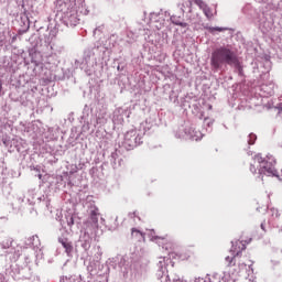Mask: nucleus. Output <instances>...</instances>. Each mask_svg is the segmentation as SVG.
<instances>
[{
  "mask_svg": "<svg viewBox=\"0 0 282 282\" xmlns=\"http://www.w3.org/2000/svg\"><path fill=\"white\" fill-rule=\"evenodd\" d=\"M93 274H96V271L91 270Z\"/></svg>",
  "mask_w": 282,
  "mask_h": 282,
  "instance_id": "obj_48",
  "label": "nucleus"
},
{
  "mask_svg": "<svg viewBox=\"0 0 282 282\" xmlns=\"http://www.w3.org/2000/svg\"><path fill=\"white\" fill-rule=\"evenodd\" d=\"M46 45H50V39H47V41H45Z\"/></svg>",
  "mask_w": 282,
  "mask_h": 282,
  "instance_id": "obj_46",
  "label": "nucleus"
},
{
  "mask_svg": "<svg viewBox=\"0 0 282 282\" xmlns=\"http://www.w3.org/2000/svg\"><path fill=\"white\" fill-rule=\"evenodd\" d=\"M3 89V84L0 82V91Z\"/></svg>",
  "mask_w": 282,
  "mask_h": 282,
  "instance_id": "obj_44",
  "label": "nucleus"
},
{
  "mask_svg": "<svg viewBox=\"0 0 282 282\" xmlns=\"http://www.w3.org/2000/svg\"><path fill=\"white\" fill-rule=\"evenodd\" d=\"M196 6H198L200 8V10H204V8H206V2L203 0H195Z\"/></svg>",
  "mask_w": 282,
  "mask_h": 282,
  "instance_id": "obj_31",
  "label": "nucleus"
},
{
  "mask_svg": "<svg viewBox=\"0 0 282 282\" xmlns=\"http://www.w3.org/2000/svg\"><path fill=\"white\" fill-rule=\"evenodd\" d=\"M254 142H257V134L250 133V134L248 135V144H249V145H252V144H254Z\"/></svg>",
  "mask_w": 282,
  "mask_h": 282,
  "instance_id": "obj_27",
  "label": "nucleus"
},
{
  "mask_svg": "<svg viewBox=\"0 0 282 282\" xmlns=\"http://www.w3.org/2000/svg\"><path fill=\"white\" fill-rule=\"evenodd\" d=\"M99 276H104L105 274H109V271L111 268L113 270H117V272H120L122 276L127 278L129 276V272H131V262L124 258V256H117L115 258H110L105 264H98Z\"/></svg>",
  "mask_w": 282,
  "mask_h": 282,
  "instance_id": "obj_4",
  "label": "nucleus"
},
{
  "mask_svg": "<svg viewBox=\"0 0 282 282\" xmlns=\"http://www.w3.org/2000/svg\"><path fill=\"white\" fill-rule=\"evenodd\" d=\"M117 69L119 70V72H123L124 70V66H121L120 64L117 66Z\"/></svg>",
  "mask_w": 282,
  "mask_h": 282,
  "instance_id": "obj_42",
  "label": "nucleus"
},
{
  "mask_svg": "<svg viewBox=\"0 0 282 282\" xmlns=\"http://www.w3.org/2000/svg\"><path fill=\"white\" fill-rule=\"evenodd\" d=\"M93 52H95V55L97 56H105V53L107 52V47L105 46V42L97 41L94 43V46L90 47Z\"/></svg>",
  "mask_w": 282,
  "mask_h": 282,
  "instance_id": "obj_16",
  "label": "nucleus"
},
{
  "mask_svg": "<svg viewBox=\"0 0 282 282\" xmlns=\"http://www.w3.org/2000/svg\"><path fill=\"white\" fill-rule=\"evenodd\" d=\"M271 210H272L273 215H275V217H281V214H279V209L272 208Z\"/></svg>",
  "mask_w": 282,
  "mask_h": 282,
  "instance_id": "obj_36",
  "label": "nucleus"
},
{
  "mask_svg": "<svg viewBox=\"0 0 282 282\" xmlns=\"http://www.w3.org/2000/svg\"><path fill=\"white\" fill-rule=\"evenodd\" d=\"M80 120H82L80 122H84V124H87L88 129H91V127L96 129L98 124H102V119L94 116L91 113V108L87 105H85L83 109Z\"/></svg>",
  "mask_w": 282,
  "mask_h": 282,
  "instance_id": "obj_8",
  "label": "nucleus"
},
{
  "mask_svg": "<svg viewBox=\"0 0 282 282\" xmlns=\"http://www.w3.org/2000/svg\"><path fill=\"white\" fill-rule=\"evenodd\" d=\"M0 247L2 250H6V252H10V249H14L12 247V239H7L0 243Z\"/></svg>",
  "mask_w": 282,
  "mask_h": 282,
  "instance_id": "obj_23",
  "label": "nucleus"
},
{
  "mask_svg": "<svg viewBox=\"0 0 282 282\" xmlns=\"http://www.w3.org/2000/svg\"><path fill=\"white\" fill-rule=\"evenodd\" d=\"M203 12L205 17H207V19H213V11H210V8H208V6L203 9Z\"/></svg>",
  "mask_w": 282,
  "mask_h": 282,
  "instance_id": "obj_28",
  "label": "nucleus"
},
{
  "mask_svg": "<svg viewBox=\"0 0 282 282\" xmlns=\"http://www.w3.org/2000/svg\"><path fill=\"white\" fill-rule=\"evenodd\" d=\"M96 52H94V50H91L90 47L86 48L84 51V56H83V61H75V65L76 67H80V69H91V67H94V65H96Z\"/></svg>",
  "mask_w": 282,
  "mask_h": 282,
  "instance_id": "obj_9",
  "label": "nucleus"
},
{
  "mask_svg": "<svg viewBox=\"0 0 282 282\" xmlns=\"http://www.w3.org/2000/svg\"><path fill=\"white\" fill-rule=\"evenodd\" d=\"M174 135L178 140H192L195 142H198V140H202V138H204L202 131L196 130L191 126L178 127V129L174 131Z\"/></svg>",
  "mask_w": 282,
  "mask_h": 282,
  "instance_id": "obj_7",
  "label": "nucleus"
},
{
  "mask_svg": "<svg viewBox=\"0 0 282 282\" xmlns=\"http://www.w3.org/2000/svg\"><path fill=\"white\" fill-rule=\"evenodd\" d=\"M35 176H37L39 180H43V174H41V172H37V174H35Z\"/></svg>",
  "mask_w": 282,
  "mask_h": 282,
  "instance_id": "obj_43",
  "label": "nucleus"
},
{
  "mask_svg": "<svg viewBox=\"0 0 282 282\" xmlns=\"http://www.w3.org/2000/svg\"><path fill=\"white\" fill-rule=\"evenodd\" d=\"M173 25H180V28H188V23L182 21V17L170 15V20Z\"/></svg>",
  "mask_w": 282,
  "mask_h": 282,
  "instance_id": "obj_19",
  "label": "nucleus"
},
{
  "mask_svg": "<svg viewBox=\"0 0 282 282\" xmlns=\"http://www.w3.org/2000/svg\"><path fill=\"white\" fill-rule=\"evenodd\" d=\"M118 160V152L115 151L110 155V164H112V169H118L117 161Z\"/></svg>",
  "mask_w": 282,
  "mask_h": 282,
  "instance_id": "obj_25",
  "label": "nucleus"
},
{
  "mask_svg": "<svg viewBox=\"0 0 282 282\" xmlns=\"http://www.w3.org/2000/svg\"><path fill=\"white\" fill-rule=\"evenodd\" d=\"M4 257H7L11 263H17L21 258V251L13 248L10 249V251H4Z\"/></svg>",
  "mask_w": 282,
  "mask_h": 282,
  "instance_id": "obj_17",
  "label": "nucleus"
},
{
  "mask_svg": "<svg viewBox=\"0 0 282 282\" xmlns=\"http://www.w3.org/2000/svg\"><path fill=\"white\" fill-rule=\"evenodd\" d=\"M101 221H105V219H104V218H101Z\"/></svg>",
  "mask_w": 282,
  "mask_h": 282,
  "instance_id": "obj_54",
  "label": "nucleus"
},
{
  "mask_svg": "<svg viewBox=\"0 0 282 282\" xmlns=\"http://www.w3.org/2000/svg\"><path fill=\"white\" fill-rule=\"evenodd\" d=\"M158 239H161V241H164V238H162L160 236H153L152 237V241H158Z\"/></svg>",
  "mask_w": 282,
  "mask_h": 282,
  "instance_id": "obj_37",
  "label": "nucleus"
},
{
  "mask_svg": "<svg viewBox=\"0 0 282 282\" xmlns=\"http://www.w3.org/2000/svg\"><path fill=\"white\" fill-rule=\"evenodd\" d=\"M205 123L207 124V127L209 129V133H210V131H213V121L205 119Z\"/></svg>",
  "mask_w": 282,
  "mask_h": 282,
  "instance_id": "obj_33",
  "label": "nucleus"
},
{
  "mask_svg": "<svg viewBox=\"0 0 282 282\" xmlns=\"http://www.w3.org/2000/svg\"><path fill=\"white\" fill-rule=\"evenodd\" d=\"M1 219H8L7 217H1Z\"/></svg>",
  "mask_w": 282,
  "mask_h": 282,
  "instance_id": "obj_49",
  "label": "nucleus"
},
{
  "mask_svg": "<svg viewBox=\"0 0 282 282\" xmlns=\"http://www.w3.org/2000/svg\"><path fill=\"white\" fill-rule=\"evenodd\" d=\"M132 237H142V231L132 228Z\"/></svg>",
  "mask_w": 282,
  "mask_h": 282,
  "instance_id": "obj_32",
  "label": "nucleus"
},
{
  "mask_svg": "<svg viewBox=\"0 0 282 282\" xmlns=\"http://www.w3.org/2000/svg\"><path fill=\"white\" fill-rule=\"evenodd\" d=\"M261 90L264 91V94H268V96L274 95V83L262 85Z\"/></svg>",
  "mask_w": 282,
  "mask_h": 282,
  "instance_id": "obj_21",
  "label": "nucleus"
},
{
  "mask_svg": "<svg viewBox=\"0 0 282 282\" xmlns=\"http://www.w3.org/2000/svg\"><path fill=\"white\" fill-rule=\"evenodd\" d=\"M67 281H70L72 282V278H67V276H63L61 278L59 282H67Z\"/></svg>",
  "mask_w": 282,
  "mask_h": 282,
  "instance_id": "obj_38",
  "label": "nucleus"
},
{
  "mask_svg": "<svg viewBox=\"0 0 282 282\" xmlns=\"http://www.w3.org/2000/svg\"><path fill=\"white\" fill-rule=\"evenodd\" d=\"M18 23L20 25L18 30V34L20 36H23L29 30H30V18L25 14H21L18 19Z\"/></svg>",
  "mask_w": 282,
  "mask_h": 282,
  "instance_id": "obj_12",
  "label": "nucleus"
},
{
  "mask_svg": "<svg viewBox=\"0 0 282 282\" xmlns=\"http://www.w3.org/2000/svg\"><path fill=\"white\" fill-rule=\"evenodd\" d=\"M158 268L156 276L158 279H163L169 273L166 270V257L159 258Z\"/></svg>",
  "mask_w": 282,
  "mask_h": 282,
  "instance_id": "obj_14",
  "label": "nucleus"
},
{
  "mask_svg": "<svg viewBox=\"0 0 282 282\" xmlns=\"http://www.w3.org/2000/svg\"><path fill=\"white\" fill-rule=\"evenodd\" d=\"M147 131L144 130V127H140V129H131L124 134V139L122 142L123 149L126 151H133V149L140 147L144 141H142V138H144V134Z\"/></svg>",
  "mask_w": 282,
  "mask_h": 282,
  "instance_id": "obj_6",
  "label": "nucleus"
},
{
  "mask_svg": "<svg viewBox=\"0 0 282 282\" xmlns=\"http://www.w3.org/2000/svg\"><path fill=\"white\" fill-rule=\"evenodd\" d=\"M117 43H118V36L112 34L109 36V39H107L104 42V45H105L106 50L109 51V50H113V47H116Z\"/></svg>",
  "mask_w": 282,
  "mask_h": 282,
  "instance_id": "obj_18",
  "label": "nucleus"
},
{
  "mask_svg": "<svg viewBox=\"0 0 282 282\" xmlns=\"http://www.w3.org/2000/svg\"><path fill=\"white\" fill-rule=\"evenodd\" d=\"M98 217H100L98 207L91 206L88 219L85 223L84 229L80 230L79 239L77 241V245L83 248L84 252H87V250L91 248L93 237H100V235H102L100 225L98 224Z\"/></svg>",
  "mask_w": 282,
  "mask_h": 282,
  "instance_id": "obj_2",
  "label": "nucleus"
},
{
  "mask_svg": "<svg viewBox=\"0 0 282 282\" xmlns=\"http://www.w3.org/2000/svg\"><path fill=\"white\" fill-rule=\"evenodd\" d=\"M204 30H207L209 34H215V32H226L229 29L228 28H221V26H210L208 24H203Z\"/></svg>",
  "mask_w": 282,
  "mask_h": 282,
  "instance_id": "obj_20",
  "label": "nucleus"
},
{
  "mask_svg": "<svg viewBox=\"0 0 282 282\" xmlns=\"http://www.w3.org/2000/svg\"><path fill=\"white\" fill-rule=\"evenodd\" d=\"M163 248H165V250H169V247H163Z\"/></svg>",
  "mask_w": 282,
  "mask_h": 282,
  "instance_id": "obj_51",
  "label": "nucleus"
},
{
  "mask_svg": "<svg viewBox=\"0 0 282 282\" xmlns=\"http://www.w3.org/2000/svg\"><path fill=\"white\" fill-rule=\"evenodd\" d=\"M23 202H25V198L19 197L15 203L11 204L13 213H19L21 210V204H23Z\"/></svg>",
  "mask_w": 282,
  "mask_h": 282,
  "instance_id": "obj_22",
  "label": "nucleus"
},
{
  "mask_svg": "<svg viewBox=\"0 0 282 282\" xmlns=\"http://www.w3.org/2000/svg\"><path fill=\"white\" fill-rule=\"evenodd\" d=\"M130 217H135V212L132 214H129Z\"/></svg>",
  "mask_w": 282,
  "mask_h": 282,
  "instance_id": "obj_45",
  "label": "nucleus"
},
{
  "mask_svg": "<svg viewBox=\"0 0 282 282\" xmlns=\"http://www.w3.org/2000/svg\"><path fill=\"white\" fill-rule=\"evenodd\" d=\"M105 30V25H99L94 30V36H96V34H102V31Z\"/></svg>",
  "mask_w": 282,
  "mask_h": 282,
  "instance_id": "obj_30",
  "label": "nucleus"
},
{
  "mask_svg": "<svg viewBox=\"0 0 282 282\" xmlns=\"http://www.w3.org/2000/svg\"><path fill=\"white\" fill-rule=\"evenodd\" d=\"M31 246H33V248H39L41 246V239H39V237L35 235V236H32L30 239H29Z\"/></svg>",
  "mask_w": 282,
  "mask_h": 282,
  "instance_id": "obj_24",
  "label": "nucleus"
},
{
  "mask_svg": "<svg viewBox=\"0 0 282 282\" xmlns=\"http://www.w3.org/2000/svg\"><path fill=\"white\" fill-rule=\"evenodd\" d=\"M31 169L33 170V171H36V173H41V167L40 166H31Z\"/></svg>",
  "mask_w": 282,
  "mask_h": 282,
  "instance_id": "obj_40",
  "label": "nucleus"
},
{
  "mask_svg": "<svg viewBox=\"0 0 282 282\" xmlns=\"http://www.w3.org/2000/svg\"><path fill=\"white\" fill-rule=\"evenodd\" d=\"M29 42L31 44V46L29 47L30 54H36V52H39V47L41 45V39H39V36H36V35H32L29 39Z\"/></svg>",
  "mask_w": 282,
  "mask_h": 282,
  "instance_id": "obj_15",
  "label": "nucleus"
},
{
  "mask_svg": "<svg viewBox=\"0 0 282 282\" xmlns=\"http://www.w3.org/2000/svg\"><path fill=\"white\" fill-rule=\"evenodd\" d=\"M58 243L64 248L67 257H74V243L65 237H58Z\"/></svg>",
  "mask_w": 282,
  "mask_h": 282,
  "instance_id": "obj_13",
  "label": "nucleus"
},
{
  "mask_svg": "<svg viewBox=\"0 0 282 282\" xmlns=\"http://www.w3.org/2000/svg\"><path fill=\"white\" fill-rule=\"evenodd\" d=\"M55 19L66 28H76L80 23V13L76 1L57 0L55 3Z\"/></svg>",
  "mask_w": 282,
  "mask_h": 282,
  "instance_id": "obj_3",
  "label": "nucleus"
},
{
  "mask_svg": "<svg viewBox=\"0 0 282 282\" xmlns=\"http://www.w3.org/2000/svg\"><path fill=\"white\" fill-rule=\"evenodd\" d=\"M171 19V13L169 11L160 10V12L150 13V21L152 23L164 24V21H169Z\"/></svg>",
  "mask_w": 282,
  "mask_h": 282,
  "instance_id": "obj_11",
  "label": "nucleus"
},
{
  "mask_svg": "<svg viewBox=\"0 0 282 282\" xmlns=\"http://www.w3.org/2000/svg\"><path fill=\"white\" fill-rule=\"evenodd\" d=\"M254 162H258V172L259 175H267L268 177H278L281 182L282 178L279 175V171L274 167L276 164V159L273 155L268 154L265 158L261 156V154H257L254 156Z\"/></svg>",
  "mask_w": 282,
  "mask_h": 282,
  "instance_id": "obj_5",
  "label": "nucleus"
},
{
  "mask_svg": "<svg viewBox=\"0 0 282 282\" xmlns=\"http://www.w3.org/2000/svg\"><path fill=\"white\" fill-rule=\"evenodd\" d=\"M51 50H54V46L53 45H50Z\"/></svg>",
  "mask_w": 282,
  "mask_h": 282,
  "instance_id": "obj_47",
  "label": "nucleus"
},
{
  "mask_svg": "<svg viewBox=\"0 0 282 282\" xmlns=\"http://www.w3.org/2000/svg\"><path fill=\"white\" fill-rule=\"evenodd\" d=\"M243 250H246V245L243 243V241H240V240L231 241L230 252L232 254V258H230L229 256L226 257V261L229 262V265H232V261L235 257H239V254H241Z\"/></svg>",
  "mask_w": 282,
  "mask_h": 282,
  "instance_id": "obj_10",
  "label": "nucleus"
},
{
  "mask_svg": "<svg viewBox=\"0 0 282 282\" xmlns=\"http://www.w3.org/2000/svg\"><path fill=\"white\" fill-rule=\"evenodd\" d=\"M224 127H225V129H228V128L226 127V124H224Z\"/></svg>",
  "mask_w": 282,
  "mask_h": 282,
  "instance_id": "obj_53",
  "label": "nucleus"
},
{
  "mask_svg": "<svg viewBox=\"0 0 282 282\" xmlns=\"http://www.w3.org/2000/svg\"><path fill=\"white\" fill-rule=\"evenodd\" d=\"M268 109H272V107L268 106Z\"/></svg>",
  "mask_w": 282,
  "mask_h": 282,
  "instance_id": "obj_52",
  "label": "nucleus"
},
{
  "mask_svg": "<svg viewBox=\"0 0 282 282\" xmlns=\"http://www.w3.org/2000/svg\"><path fill=\"white\" fill-rule=\"evenodd\" d=\"M274 109L278 110V113H282V104H278L276 107H274Z\"/></svg>",
  "mask_w": 282,
  "mask_h": 282,
  "instance_id": "obj_35",
  "label": "nucleus"
},
{
  "mask_svg": "<svg viewBox=\"0 0 282 282\" xmlns=\"http://www.w3.org/2000/svg\"><path fill=\"white\" fill-rule=\"evenodd\" d=\"M250 171L253 173V175H254V173H257V166H254V165H250Z\"/></svg>",
  "mask_w": 282,
  "mask_h": 282,
  "instance_id": "obj_39",
  "label": "nucleus"
},
{
  "mask_svg": "<svg viewBox=\"0 0 282 282\" xmlns=\"http://www.w3.org/2000/svg\"><path fill=\"white\" fill-rule=\"evenodd\" d=\"M18 36H20V35H19V34L13 35V36L11 37V43H15V42H17Z\"/></svg>",
  "mask_w": 282,
  "mask_h": 282,
  "instance_id": "obj_41",
  "label": "nucleus"
},
{
  "mask_svg": "<svg viewBox=\"0 0 282 282\" xmlns=\"http://www.w3.org/2000/svg\"><path fill=\"white\" fill-rule=\"evenodd\" d=\"M28 195L29 198H26V203L29 204V206H32L34 204V191H29Z\"/></svg>",
  "mask_w": 282,
  "mask_h": 282,
  "instance_id": "obj_26",
  "label": "nucleus"
},
{
  "mask_svg": "<svg viewBox=\"0 0 282 282\" xmlns=\"http://www.w3.org/2000/svg\"><path fill=\"white\" fill-rule=\"evenodd\" d=\"M263 228H264V226L263 225H261V229L263 230Z\"/></svg>",
  "mask_w": 282,
  "mask_h": 282,
  "instance_id": "obj_50",
  "label": "nucleus"
},
{
  "mask_svg": "<svg viewBox=\"0 0 282 282\" xmlns=\"http://www.w3.org/2000/svg\"><path fill=\"white\" fill-rule=\"evenodd\" d=\"M67 226H74V216L67 218Z\"/></svg>",
  "mask_w": 282,
  "mask_h": 282,
  "instance_id": "obj_34",
  "label": "nucleus"
},
{
  "mask_svg": "<svg viewBox=\"0 0 282 282\" xmlns=\"http://www.w3.org/2000/svg\"><path fill=\"white\" fill-rule=\"evenodd\" d=\"M39 202H43V204L46 206V208H50V200L47 199V197L42 196V197H37Z\"/></svg>",
  "mask_w": 282,
  "mask_h": 282,
  "instance_id": "obj_29",
  "label": "nucleus"
},
{
  "mask_svg": "<svg viewBox=\"0 0 282 282\" xmlns=\"http://www.w3.org/2000/svg\"><path fill=\"white\" fill-rule=\"evenodd\" d=\"M225 65H229L234 67L236 74L240 76V78H245L243 66L241 62H239V57L235 51L230 50L228 46H220L212 52L210 56V67L213 72H221Z\"/></svg>",
  "mask_w": 282,
  "mask_h": 282,
  "instance_id": "obj_1",
  "label": "nucleus"
}]
</instances>
